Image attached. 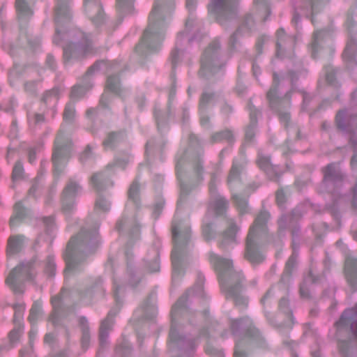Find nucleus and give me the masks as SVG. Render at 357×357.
Instances as JSON below:
<instances>
[{"instance_id":"43","label":"nucleus","mask_w":357,"mask_h":357,"mask_svg":"<svg viewBox=\"0 0 357 357\" xmlns=\"http://www.w3.org/2000/svg\"><path fill=\"white\" fill-rule=\"evenodd\" d=\"M79 324L82 330V347L84 349H86L89 347L90 340L88 321L85 317H80L79 319Z\"/></svg>"},{"instance_id":"11","label":"nucleus","mask_w":357,"mask_h":357,"mask_svg":"<svg viewBox=\"0 0 357 357\" xmlns=\"http://www.w3.org/2000/svg\"><path fill=\"white\" fill-rule=\"evenodd\" d=\"M219 49L220 43L215 40L205 50L201 58L200 76L208 77L223 66L219 59Z\"/></svg>"},{"instance_id":"20","label":"nucleus","mask_w":357,"mask_h":357,"mask_svg":"<svg viewBox=\"0 0 357 357\" xmlns=\"http://www.w3.org/2000/svg\"><path fill=\"white\" fill-rule=\"evenodd\" d=\"M336 123L342 131L351 133L350 142L357 147V115L351 116L345 111H340L336 115Z\"/></svg>"},{"instance_id":"7","label":"nucleus","mask_w":357,"mask_h":357,"mask_svg":"<svg viewBox=\"0 0 357 357\" xmlns=\"http://www.w3.org/2000/svg\"><path fill=\"white\" fill-rule=\"evenodd\" d=\"M116 229L119 232H125L129 237V241L127 246L129 247L132 241L137 240L139 236V228L134 218H124L120 220L116 223ZM126 257L127 261L126 272L124 276V282L132 287L136 286L142 280V274L141 271L137 270L132 262V253L129 248L126 250Z\"/></svg>"},{"instance_id":"24","label":"nucleus","mask_w":357,"mask_h":357,"mask_svg":"<svg viewBox=\"0 0 357 357\" xmlns=\"http://www.w3.org/2000/svg\"><path fill=\"white\" fill-rule=\"evenodd\" d=\"M84 11L88 17L97 26L105 20L100 0H84Z\"/></svg>"},{"instance_id":"15","label":"nucleus","mask_w":357,"mask_h":357,"mask_svg":"<svg viewBox=\"0 0 357 357\" xmlns=\"http://www.w3.org/2000/svg\"><path fill=\"white\" fill-rule=\"evenodd\" d=\"M238 1V0H213L209 6V12L223 25L236 17Z\"/></svg>"},{"instance_id":"9","label":"nucleus","mask_w":357,"mask_h":357,"mask_svg":"<svg viewBox=\"0 0 357 357\" xmlns=\"http://www.w3.org/2000/svg\"><path fill=\"white\" fill-rule=\"evenodd\" d=\"M281 81L280 80L278 76L276 73L273 74V84L272 87L270 89V90L267 93V98L269 101L271 107L278 111L279 114V118L280 121L284 125L286 128L288 130V132H290V129H292L293 132L296 133V137L297 139L300 138L299 136V130L297 129L296 126H291L289 128L288 123L290 119L289 114L288 112H283L280 109V106H283L284 105H288L287 100L289 99V94L291 92H287L284 98L280 97L278 96V88L279 83Z\"/></svg>"},{"instance_id":"59","label":"nucleus","mask_w":357,"mask_h":357,"mask_svg":"<svg viewBox=\"0 0 357 357\" xmlns=\"http://www.w3.org/2000/svg\"><path fill=\"white\" fill-rule=\"evenodd\" d=\"M161 149V145L155 142L154 139L149 140L146 145V154L147 158L150 154L159 151Z\"/></svg>"},{"instance_id":"62","label":"nucleus","mask_w":357,"mask_h":357,"mask_svg":"<svg viewBox=\"0 0 357 357\" xmlns=\"http://www.w3.org/2000/svg\"><path fill=\"white\" fill-rule=\"evenodd\" d=\"M56 266L54 257L49 256L45 263V271L49 276H53L55 273Z\"/></svg>"},{"instance_id":"50","label":"nucleus","mask_w":357,"mask_h":357,"mask_svg":"<svg viewBox=\"0 0 357 357\" xmlns=\"http://www.w3.org/2000/svg\"><path fill=\"white\" fill-rule=\"evenodd\" d=\"M296 259L297 254L296 253L295 251H294L286 264L285 269L281 278L282 282H284L289 277L291 271H293L294 266H296Z\"/></svg>"},{"instance_id":"29","label":"nucleus","mask_w":357,"mask_h":357,"mask_svg":"<svg viewBox=\"0 0 357 357\" xmlns=\"http://www.w3.org/2000/svg\"><path fill=\"white\" fill-rule=\"evenodd\" d=\"M187 158H188V151H185L182 153H178L176 155V170L177 178L179 181L181 189V197L178 201V204L181 202L182 198L186 196L189 192L188 185L185 183H184V182L182 180L183 167L185 162Z\"/></svg>"},{"instance_id":"26","label":"nucleus","mask_w":357,"mask_h":357,"mask_svg":"<svg viewBox=\"0 0 357 357\" xmlns=\"http://www.w3.org/2000/svg\"><path fill=\"white\" fill-rule=\"evenodd\" d=\"M255 28V21L252 15L249 13L246 14L242 20L241 24L236 32L231 36L229 39V47L234 50L237 47V40L241 36L249 35Z\"/></svg>"},{"instance_id":"48","label":"nucleus","mask_w":357,"mask_h":357,"mask_svg":"<svg viewBox=\"0 0 357 357\" xmlns=\"http://www.w3.org/2000/svg\"><path fill=\"white\" fill-rule=\"evenodd\" d=\"M213 142H220L227 141L228 143H232L234 140V134L229 130H225L222 132H216L211 136Z\"/></svg>"},{"instance_id":"33","label":"nucleus","mask_w":357,"mask_h":357,"mask_svg":"<svg viewBox=\"0 0 357 357\" xmlns=\"http://www.w3.org/2000/svg\"><path fill=\"white\" fill-rule=\"evenodd\" d=\"M128 202L126 206V210L128 212L130 208L137 209L140 204L139 201V185L137 181H134L128 192Z\"/></svg>"},{"instance_id":"13","label":"nucleus","mask_w":357,"mask_h":357,"mask_svg":"<svg viewBox=\"0 0 357 357\" xmlns=\"http://www.w3.org/2000/svg\"><path fill=\"white\" fill-rule=\"evenodd\" d=\"M114 296L116 306L109 312L107 317L101 322L99 335L100 344L101 347H103L107 343L109 331L113 326L114 318L119 311L120 305L122 303L121 296L123 294V288L121 284H118L116 280L114 282Z\"/></svg>"},{"instance_id":"35","label":"nucleus","mask_w":357,"mask_h":357,"mask_svg":"<svg viewBox=\"0 0 357 357\" xmlns=\"http://www.w3.org/2000/svg\"><path fill=\"white\" fill-rule=\"evenodd\" d=\"M26 238L23 235H14L8 240L7 254L8 256L20 252L24 246Z\"/></svg>"},{"instance_id":"16","label":"nucleus","mask_w":357,"mask_h":357,"mask_svg":"<svg viewBox=\"0 0 357 357\" xmlns=\"http://www.w3.org/2000/svg\"><path fill=\"white\" fill-rule=\"evenodd\" d=\"M55 25L56 33L53 38L54 43L59 45L62 40L63 33L61 27L68 23L71 18V0H56Z\"/></svg>"},{"instance_id":"52","label":"nucleus","mask_w":357,"mask_h":357,"mask_svg":"<svg viewBox=\"0 0 357 357\" xmlns=\"http://www.w3.org/2000/svg\"><path fill=\"white\" fill-rule=\"evenodd\" d=\"M135 0H116V7L120 13L129 14L133 10Z\"/></svg>"},{"instance_id":"12","label":"nucleus","mask_w":357,"mask_h":357,"mask_svg":"<svg viewBox=\"0 0 357 357\" xmlns=\"http://www.w3.org/2000/svg\"><path fill=\"white\" fill-rule=\"evenodd\" d=\"M71 142L64 136L62 130H60L54 142V149L52 154L54 176L62 173L66 159L71 151Z\"/></svg>"},{"instance_id":"60","label":"nucleus","mask_w":357,"mask_h":357,"mask_svg":"<svg viewBox=\"0 0 357 357\" xmlns=\"http://www.w3.org/2000/svg\"><path fill=\"white\" fill-rule=\"evenodd\" d=\"M101 283L102 281L100 278L96 279L94 285L90 289H87L86 292L81 293V299L84 301L88 296L90 297L93 291H100L102 289Z\"/></svg>"},{"instance_id":"23","label":"nucleus","mask_w":357,"mask_h":357,"mask_svg":"<svg viewBox=\"0 0 357 357\" xmlns=\"http://www.w3.org/2000/svg\"><path fill=\"white\" fill-rule=\"evenodd\" d=\"M215 179V174H213L209 183L210 202L208 210L213 211L216 215H222L228 207V202L217 194Z\"/></svg>"},{"instance_id":"6","label":"nucleus","mask_w":357,"mask_h":357,"mask_svg":"<svg viewBox=\"0 0 357 357\" xmlns=\"http://www.w3.org/2000/svg\"><path fill=\"white\" fill-rule=\"evenodd\" d=\"M269 218L268 212L263 211L257 216L247 236L245 257L252 264L261 262L264 256L259 247L263 238L266 234V222Z\"/></svg>"},{"instance_id":"21","label":"nucleus","mask_w":357,"mask_h":357,"mask_svg":"<svg viewBox=\"0 0 357 357\" xmlns=\"http://www.w3.org/2000/svg\"><path fill=\"white\" fill-rule=\"evenodd\" d=\"M192 25V20L189 18L185 22V29L188 31L190 26ZM188 33L185 31L183 33H181L178 35L176 41V47L172 51L170 55V60L172 66V68L174 69L176 66L181 61L183 54V46L184 44L187 43H190L192 40V38L188 37Z\"/></svg>"},{"instance_id":"55","label":"nucleus","mask_w":357,"mask_h":357,"mask_svg":"<svg viewBox=\"0 0 357 357\" xmlns=\"http://www.w3.org/2000/svg\"><path fill=\"white\" fill-rule=\"evenodd\" d=\"M316 279L314 276L312 275V272L309 273V275L305 278L303 282L301 284L300 287V294L303 298H307L309 296V289L307 287V283L309 282H315Z\"/></svg>"},{"instance_id":"2","label":"nucleus","mask_w":357,"mask_h":357,"mask_svg":"<svg viewBox=\"0 0 357 357\" xmlns=\"http://www.w3.org/2000/svg\"><path fill=\"white\" fill-rule=\"evenodd\" d=\"M99 243L98 227L84 226L68 242L64 259L66 264L65 277L78 270L89 255L91 254Z\"/></svg>"},{"instance_id":"36","label":"nucleus","mask_w":357,"mask_h":357,"mask_svg":"<svg viewBox=\"0 0 357 357\" xmlns=\"http://www.w3.org/2000/svg\"><path fill=\"white\" fill-rule=\"evenodd\" d=\"M356 51V40L354 38H350L343 52L342 57L347 63L348 68L352 67L356 64L355 54Z\"/></svg>"},{"instance_id":"64","label":"nucleus","mask_w":357,"mask_h":357,"mask_svg":"<svg viewBox=\"0 0 357 357\" xmlns=\"http://www.w3.org/2000/svg\"><path fill=\"white\" fill-rule=\"evenodd\" d=\"M14 321L20 322L22 319L23 312L24 311V305L23 304H16L14 305Z\"/></svg>"},{"instance_id":"45","label":"nucleus","mask_w":357,"mask_h":357,"mask_svg":"<svg viewBox=\"0 0 357 357\" xmlns=\"http://www.w3.org/2000/svg\"><path fill=\"white\" fill-rule=\"evenodd\" d=\"M124 134L123 132H111L103 142V146L105 149H111L123 140Z\"/></svg>"},{"instance_id":"39","label":"nucleus","mask_w":357,"mask_h":357,"mask_svg":"<svg viewBox=\"0 0 357 357\" xmlns=\"http://www.w3.org/2000/svg\"><path fill=\"white\" fill-rule=\"evenodd\" d=\"M253 9L258 18L263 22L267 20L270 14V8L267 0H254Z\"/></svg>"},{"instance_id":"3","label":"nucleus","mask_w":357,"mask_h":357,"mask_svg":"<svg viewBox=\"0 0 357 357\" xmlns=\"http://www.w3.org/2000/svg\"><path fill=\"white\" fill-rule=\"evenodd\" d=\"M204 277L199 275L193 289H189L183 295L172 307L171 311V328L169 339L182 349H193L195 343L190 337L183 336L179 333L181 326L180 319H186L190 316V312L187 309V301L189 299L199 298L204 296Z\"/></svg>"},{"instance_id":"8","label":"nucleus","mask_w":357,"mask_h":357,"mask_svg":"<svg viewBox=\"0 0 357 357\" xmlns=\"http://www.w3.org/2000/svg\"><path fill=\"white\" fill-rule=\"evenodd\" d=\"M230 324L234 335H236L238 332L243 334L242 338L236 340L234 353V357H247V353L244 349L245 344L261 345L263 339L258 330L252 326V323L249 318L232 320Z\"/></svg>"},{"instance_id":"63","label":"nucleus","mask_w":357,"mask_h":357,"mask_svg":"<svg viewBox=\"0 0 357 357\" xmlns=\"http://www.w3.org/2000/svg\"><path fill=\"white\" fill-rule=\"evenodd\" d=\"M24 173V168L22 166V164L21 162L18 161L15 163L13 169V174L12 178L13 180L17 181L18 179H20L22 178Z\"/></svg>"},{"instance_id":"54","label":"nucleus","mask_w":357,"mask_h":357,"mask_svg":"<svg viewBox=\"0 0 357 357\" xmlns=\"http://www.w3.org/2000/svg\"><path fill=\"white\" fill-rule=\"evenodd\" d=\"M42 315V304L37 301L33 303L29 316V320L31 324L35 323Z\"/></svg>"},{"instance_id":"22","label":"nucleus","mask_w":357,"mask_h":357,"mask_svg":"<svg viewBox=\"0 0 357 357\" xmlns=\"http://www.w3.org/2000/svg\"><path fill=\"white\" fill-rule=\"evenodd\" d=\"M343 178V174L338 166L335 163L328 165L324 170L323 185L327 190L333 193L334 188L340 186Z\"/></svg>"},{"instance_id":"57","label":"nucleus","mask_w":357,"mask_h":357,"mask_svg":"<svg viewBox=\"0 0 357 357\" xmlns=\"http://www.w3.org/2000/svg\"><path fill=\"white\" fill-rule=\"evenodd\" d=\"M191 164L193 170L196 174L197 180L200 181L203 179L202 176V165L201 164V160L199 157H193L191 159Z\"/></svg>"},{"instance_id":"56","label":"nucleus","mask_w":357,"mask_h":357,"mask_svg":"<svg viewBox=\"0 0 357 357\" xmlns=\"http://www.w3.org/2000/svg\"><path fill=\"white\" fill-rule=\"evenodd\" d=\"M234 202L241 214L245 213L248 211V202L245 198H243L238 195H233Z\"/></svg>"},{"instance_id":"10","label":"nucleus","mask_w":357,"mask_h":357,"mask_svg":"<svg viewBox=\"0 0 357 357\" xmlns=\"http://www.w3.org/2000/svg\"><path fill=\"white\" fill-rule=\"evenodd\" d=\"M33 275V262L32 261L23 262L10 271L6 282L15 294H22L24 282L32 280Z\"/></svg>"},{"instance_id":"14","label":"nucleus","mask_w":357,"mask_h":357,"mask_svg":"<svg viewBox=\"0 0 357 357\" xmlns=\"http://www.w3.org/2000/svg\"><path fill=\"white\" fill-rule=\"evenodd\" d=\"M119 70V64L116 62L105 61H98L91 66L83 77V84H77L73 87L70 96L74 99H79L84 96L86 92L92 87L89 77L98 70H107L108 69Z\"/></svg>"},{"instance_id":"58","label":"nucleus","mask_w":357,"mask_h":357,"mask_svg":"<svg viewBox=\"0 0 357 357\" xmlns=\"http://www.w3.org/2000/svg\"><path fill=\"white\" fill-rule=\"evenodd\" d=\"M75 115V106L73 103H68L64 109L63 112V120L66 122H71L73 121Z\"/></svg>"},{"instance_id":"44","label":"nucleus","mask_w":357,"mask_h":357,"mask_svg":"<svg viewBox=\"0 0 357 357\" xmlns=\"http://www.w3.org/2000/svg\"><path fill=\"white\" fill-rule=\"evenodd\" d=\"M15 7L20 20L26 19L32 15V11L24 0H16Z\"/></svg>"},{"instance_id":"5","label":"nucleus","mask_w":357,"mask_h":357,"mask_svg":"<svg viewBox=\"0 0 357 357\" xmlns=\"http://www.w3.org/2000/svg\"><path fill=\"white\" fill-rule=\"evenodd\" d=\"M172 231L174 243L172 252V280L175 282L183 275L184 266L188 262L190 228L187 223L178 220L176 214L172 222Z\"/></svg>"},{"instance_id":"1","label":"nucleus","mask_w":357,"mask_h":357,"mask_svg":"<svg viewBox=\"0 0 357 357\" xmlns=\"http://www.w3.org/2000/svg\"><path fill=\"white\" fill-rule=\"evenodd\" d=\"M172 0H156L149 17L147 28L135 50L141 54L157 51L165 36L170 14L174 8Z\"/></svg>"},{"instance_id":"37","label":"nucleus","mask_w":357,"mask_h":357,"mask_svg":"<svg viewBox=\"0 0 357 357\" xmlns=\"http://www.w3.org/2000/svg\"><path fill=\"white\" fill-rule=\"evenodd\" d=\"M257 164L260 169L264 170L271 179H274L278 176V172L270 162V158L268 156L259 153Z\"/></svg>"},{"instance_id":"38","label":"nucleus","mask_w":357,"mask_h":357,"mask_svg":"<svg viewBox=\"0 0 357 357\" xmlns=\"http://www.w3.org/2000/svg\"><path fill=\"white\" fill-rule=\"evenodd\" d=\"M59 97V89L54 88L52 90L46 91L42 98L43 104L52 111V116L56 113V104Z\"/></svg>"},{"instance_id":"19","label":"nucleus","mask_w":357,"mask_h":357,"mask_svg":"<svg viewBox=\"0 0 357 357\" xmlns=\"http://www.w3.org/2000/svg\"><path fill=\"white\" fill-rule=\"evenodd\" d=\"M82 192V187L75 181L70 179L67 183L61 195L62 211L65 214L70 213L75 205V198Z\"/></svg>"},{"instance_id":"34","label":"nucleus","mask_w":357,"mask_h":357,"mask_svg":"<svg viewBox=\"0 0 357 357\" xmlns=\"http://www.w3.org/2000/svg\"><path fill=\"white\" fill-rule=\"evenodd\" d=\"M214 94L207 92H204L199 102V113H200V123L203 127H208L209 119L206 113L207 105L213 102L214 99Z\"/></svg>"},{"instance_id":"49","label":"nucleus","mask_w":357,"mask_h":357,"mask_svg":"<svg viewBox=\"0 0 357 357\" xmlns=\"http://www.w3.org/2000/svg\"><path fill=\"white\" fill-rule=\"evenodd\" d=\"M241 170V166L238 165L236 161H234L227 178V183L230 187L238 181Z\"/></svg>"},{"instance_id":"61","label":"nucleus","mask_w":357,"mask_h":357,"mask_svg":"<svg viewBox=\"0 0 357 357\" xmlns=\"http://www.w3.org/2000/svg\"><path fill=\"white\" fill-rule=\"evenodd\" d=\"M110 204L109 202L106 200L105 198H103L101 196H99L96 201L95 204V208L96 210H100L102 211H107L109 209Z\"/></svg>"},{"instance_id":"27","label":"nucleus","mask_w":357,"mask_h":357,"mask_svg":"<svg viewBox=\"0 0 357 357\" xmlns=\"http://www.w3.org/2000/svg\"><path fill=\"white\" fill-rule=\"evenodd\" d=\"M336 324L339 329L349 326L354 337L357 340V304L354 307L346 310Z\"/></svg>"},{"instance_id":"42","label":"nucleus","mask_w":357,"mask_h":357,"mask_svg":"<svg viewBox=\"0 0 357 357\" xmlns=\"http://www.w3.org/2000/svg\"><path fill=\"white\" fill-rule=\"evenodd\" d=\"M26 214V209L22 206V202H17L14 206L13 215L10 220V226H15L19 222L25 218Z\"/></svg>"},{"instance_id":"32","label":"nucleus","mask_w":357,"mask_h":357,"mask_svg":"<svg viewBox=\"0 0 357 357\" xmlns=\"http://www.w3.org/2000/svg\"><path fill=\"white\" fill-rule=\"evenodd\" d=\"M90 183L97 191L101 192L108 187L112 186V182L109 179V175L106 172L96 173L91 177Z\"/></svg>"},{"instance_id":"46","label":"nucleus","mask_w":357,"mask_h":357,"mask_svg":"<svg viewBox=\"0 0 357 357\" xmlns=\"http://www.w3.org/2000/svg\"><path fill=\"white\" fill-rule=\"evenodd\" d=\"M300 216L301 214L298 213L297 210H294L289 215H282L278 220L279 230L282 231L286 228L289 227L293 224L294 220H296Z\"/></svg>"},{"instance_id":"25","label":"nucleus","mask_w":357,"mask_h":357,"mask_svg":"<svg viewBox=\"0 0 357 357\" xmlns=\"http://www.w3.org/2000/svg\"><path fill=\"white\" fill-rule=\"evenodd\" d=\"M296 38L291 36H287L283 29L277 31V51L276 55L278 57H283L284 55L290 56L295 45Z\"/></svg>"},{"instance_id":"53","label":"nucleus","mask_w":357,"mask_h":357,"mask_svg":"<svg viewBox=\"0 0 357 357\" xmlns=\"http://www.w3.org/2000/svg\"><path fill=\"white\" fill-rule=\"evenodd\" d=\"M28 122L29 127L32 130H36L45 123V118L40 114H29L28 116Z\"/></svg>"},{"instance_id":"18","label":"nucleus","mask_w":357,"mask_h":357,"mask_svg":"<svg viewBox=\"0 0 357 357\" xmlns=\"http://www.w3.org/2000/svg\"><path fill=\"white\" fill-rule=\"evenodd\" d=\"M328 0H298L294 4V13L292 22L296 24L299 20V15L306 17L312 16L319 11Z\"/></svg>"},{"instance_id":"47","label":"nucleus","mask_w":357,"mask_h":357,"mask_svg":"<svg viewBox=\"0 0 357 357\" xmlns=\"http://www.w3.org/2000/svg\"><path fill=\"white\" fill-rule=\"evenodd\" d=\"M159 253L155 249L152 250V256L147 257L145 259V263L147 266L149 271L157 272L160 269V264L158 261Z\"/></svg>"},{"instance_id":"30","label":"nucleus","mask_w":357,"mask_h":357,"mask_svg":"<svg viewBox=\"0 0 357 357\" xmlns=\"http://www.w3.org/2000/svg\"><path fill=\"white\" fill-rule=\"evenodd\" d=\"M344 272L349 284L357 289V259L348 256L345 259Z\"/></svg>"},{"instance_id":"40","label":"nucleus","mask_w":357,"mask_h":357,"mask_svg":"<svg viewBox=\"0 0 357 357\" xmlns=\"http://www.w3.org/2000/svg\"><path fill=\"white\" fill-rule=\"evenodd\" d=\"M249 110L250 124L245 129V139L247 141H251L255 135L257 115L259 114V112L252 105L249 106Z\"/></svg>"},{"instance_id":"41","label":"nucleus","mask_w":357,"mask_h":357,"mask_svg":"<svg viewBox=\"0 0 357 357\" xmlns=\"http://www.w3.org/2000/svg\"><path fill=\"white\" fill-rule=\"evenodd\" d=\"M227 223L228 227L222 234V245H224L235 241L236 234L238 229L233 219H228Z\"/></svg>"},{"instance_id":"17","label":"nucleus","mask_w":357,"mask_h":357,"mask_svg":"<svg viewBox=\"0 0 357 357\" xmlns=\"http://www.w3.org/2000/svg\"><path fill=\"white\" fill-rule=\"evenodd\" d=\"M79 34L82 36V42L80 43H70L63 47L65 61H70L72 59H79L95 52L89 36L84 33H80Z\"/></svg>"},{"instance_id":"4","label":"nucleus","mask_w":357,"mask_h":357,"mask_svg":"<svg viewBox=\"0 0 357 357\" xmlns=\"http://www.w3.org/2000/svg\"><path fill=\"white\" fill-rule=\"evenodd\" d=\"M209 261L218 273L221 289L226 298L233 299L236 305H246L247 298L241 294L243 277L240 272L233 270L231 261L213 252L209 253Z\"/></svg>"},{"instance_id":"51","label":"nucleus","mask_w":357,"mask_h":357,"mask_svg":"<svg viewBox=\"0 0 357 357\" xmlns=\"http://www.w3.org/2000/svg\"><path fill=\"white\" fill-rule=\"evenodd\" d=\"M106 89L108 91L119 94L121 91L119 79L115 75H110L107 77Z\"/></svg>"},{"instance_id":"28","label":"nucleus","mask_w":357,"mask_h":357,"mask_svg":"<svg viewBox=\"0 0 357 357\" xmlns=\"http://www.w3.org/2000/svg\"><path fill=\"white\" fill-rule=\"evenodd\" d=\"M331 43V34L328 31H317L313 35V41L311 43L312 56L316 58L319 50L324 49L325 45Z\"/></svg>"},{"instance_id":"31","label":"nucleus","mask_w":357,"mask_h":357,"mask_svg":"<svg viewBox=\"0 0 357 357\" xmlns=\"http://www.w3.org/2000/svg\"><path fill=\"white\" fill-rule=\"evenodd\" d=\"M64 293L65 290L63 289L59 295L52 298L53 312L50 319L54 326L59 325L60 324V321L66 316V312L61 307L63 303Z\"/></svg>"}]
</instances>
